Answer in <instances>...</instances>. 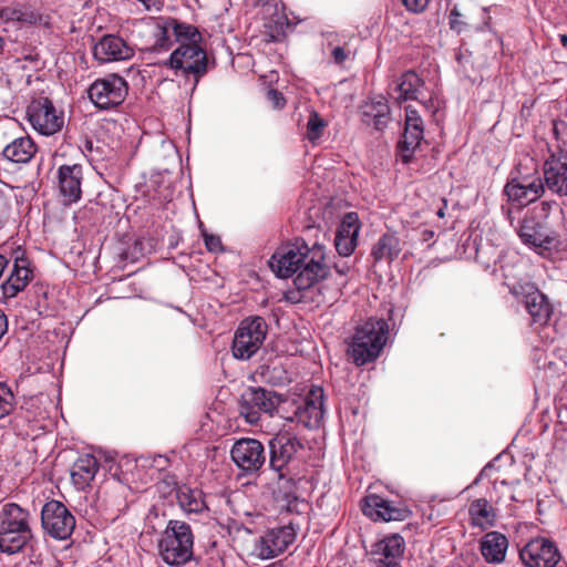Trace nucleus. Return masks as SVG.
Masks as SVG:
<instances>
[{"label": "nucleus", "mask_w": 567, "mask_h": 567, "mask_svg": "<svg viewBox=\"0 0 567 567\" xmlns=\"http://www.w3.org/2000/svg\"><path fill=\"white\" fill-rule=\"evenodd\" d=\"M269 267L279 278H290L297 272L293 282L299 290L312 287L328 275L323 246L315 244L309 247L302 239L277 248Z\"/></svg>", "instance_id": "f257e3e1"}, {"label": "nucleus", "mask_w": 567, "mask_h": 567, "mask_svg": "<svg viewBox=\"0 0 567 567\" xmlns=\"http://www.w3.org/2000/svg\"><path fill=\"white\" fill-rule=\"evenodd\" d=\"M30 513L16 503L0 509V551L7 555L21 553L33 539Z\"/></svg>", "instance_id": "f03ea898"}, {"label": "nucleus", "mask_w": 567, "mask_h": 567, "mask_svg": "<svg viewBox=\"0 0 567 567\" xmlns=\"http://www.w3.org/2000/svg\"><path fill=\"white\" fill-rule=\"evenodd\" d=\"M554 209H558L555 200H543L526 212L518 228V236L524 245L545 250L554 246L558 235L548 220Z\"/></svg>", "instance_id": "7ed1b4c3"}, {"label": "nucleus", "mask_w": 567, "mask_h": 567, "mask_svg": "<svg viewBox=\"0 0 567 567\" xmlns=\"http://www.w3.org/2000/svg\"><path fill=\"white\" fill-rule=\"evenodd\" d=\"M389 326L384 319L370 318L355 328L347 353L355 365H364L379 358L384 348Z\"/></svg>", "instance_id": "20e7f679"}, {"label": "nucleus", "mask_w": 567, "mask_h": 567, "mask_svg": "<svg viewBox=\"0 0 567 567\" xmlns=\"http://www.w3.org/2000/svg\"><path fill=\"white\" fill-rule=\"evenodd\" d=\"M158 556L172 566L179 567L193 558L194 534L189 524L171 519L162 533L158 544Z\"/></svg>", "instance_id": "39448f33"}, {"label": "nucleus", "mask_w": 567, "mask_h": 567, "mask_svg": "<svg viewBox=\"0 0 567 567\" xmlns=\"http://www.w3.org/2000/svg\"><path fill=\"white\" fill-rule=\"evenodd\" d=\"M268 326L262 317L244 319L235 332L231 351L236 359H250L262 346Z\"/></svg>", "instance_id": "423d86ee"}, {"label": "nucleus", "mask_w": 567, "mask_h": 567, "mask_svg": "<svg viewBox=\"0 0 567 567\" xmlns=\"http://www.w3.org/2000/svg\"><path fill=\"white\" fill-rule=\"evenodd\" d=\"M165 64L185 76L193 75L196 86L208 72L209 61L206 50L199 43H182L171 53Z\"/></svg>", "instance_id": "0eeeda50"}, {"label": "nucleus", "mask_w": 567, "mask_h": 567, "mask_svg": "<svg viewBox=\"0 0 567 567\" xmlns=\"http://www.w3.org/2000/svg\"><path fill=\"white\" fill-rule=\"evenodd\" d=\"M509 292L522 299L530 323L543 327L548 323L554 308L548 297L533 282H517L509 288Z\"/></svg>", "instance_id": "6e6552de"}, {"label": "nucleus", "mask_w": 567, "mask_h": 567, "mask_svg": "<svg viewBox=\"0 0 567 567\" xmlns=\"http://www.w3.org/2000/svg\"><path fill=\"white\" fill-rule=\"evenodd\" d=\"M127 92V82L114 73L95 80L87 89L89 99L100 110L118 106L124 102Z\"/></svg>", "instance_id": "1a4fd4ad"}, {"label": "nucleus", "mask_w": 567, "mask_h": 567, "mask_svg": "<svg viewBox=\"0 0 567 567\" xmlns=\"http://www.w3.org/2000/svg\"><path fill=\"white\" fill-rule=\"evenodd\" d=\"M280 403L281 398L275 391L251 386L241 394L239 412L247 423L257 424L261 412L272 415Z\"/></svg>", "instance_id": "9d476101"}, {"label": "nucleus", "mask_w": 567, "mask_h": 567, "mask_svg": "<svg viewBox=\"0 0 567 567\" xmlns=\"http://www.w3.org/2000/svg\"><path fill=\"white\" fill-rule=\"evenodd\" d=\"M27 115L32 127L42 135H53L64 124L63 112L58 111L47 96L34 97L28 105Z\"/></svg>", "instance_id": "9b49d317"}, {"label": "nucleus", "mask_w": 567, "mask_h": 567, "mask_svg": "<svg viewBox=\"0 0 567 567\" xmlns=\"http://www.w3.org/2000/svg\"><path fill=\"white\" fill-rule=\"evenodd\" d=\"M269 466L276 473L288 472V465L305 449L301 440L292 432L282 430L268 442Z\"/></svg>", "instance_id": "f8f14e48"}, {"label": "nucleus", "mask_w": 567, "mask_h": 567, "mask_svg": "<svg viewBox=\"0 0 567 567\" xmlns=\"http://www.w3.org/2000/svg\"><path fill=\"white\" fill-rule=\"evenodd\" d=\"M41 524L52 538L65 540L75 528V518L62 502L52 499L42 507Z\"/></svg>", "instance_id": "ddd939ff"}, {"label": "nucleus", "mask_w": 567, "mask_h": 567, "mask_svg": "<svg viewBox=\"0 0 567 567\" xmlns=\"http://www.w3.org/2000/svg\"><path fill=\"white\" fill-rule=\"evenodd\" d=\"M234 463L246 474L258 472L266 463V451L259 440L243 437L230 450Z\"/></svg>", "instance_id": "4468645a"}, {"label": "nucleus", "mask_w": 567, "mask_h": 567, "mask_svg": "<svg viewBox=\"0 0 567 567\" xmlns=\"http://www.w3.org/2000/svg\"><path fill=\"white\" fill-rule=\"evenodd\" d=\"M362 512L374 522H401L412 515L411 509L406 505L389 501L377 494L368 495L364 498Z\"/></svg>", "instance_id": "2eb2a0df"}, {"label": "nucleus", "mask_w": 567, "mask_h": 567, "mask_svg": "<svg viewBox=\"0 0 567 567\" xmlns=\"http://www.w3.org/2000/svg\"><path fill=\"white\" fill-rule=\"evenodd\" d=\"M545 185L540 176L515 177L504 186V194L509 202L518 206H527L539 199L545 193Z\"/></svg>", "instance_id": "dca6fc26"}, {"label": "nucleus", "mask_w": 567, "mask_h": 567, "mask_svg": "<svg viewBox=\"0 0 567 567\" xmlns=\"http://www.w3.org/2000/svg\"><path fill=\"white\" fill-rule=\"evenodd\" d=\"M424 137V124L419 112L408 105L405 107L404 132L402 140L398 144L399 156L403 163L411 162L414 152L420 146Z\"/></svg>", "instance_id": "f3484780"}, {"label": "nucleus", "mask_w": 567, "mask_h": 567, "mask_svg": "<svg viewBox=\"0 0 567 567\" xmlns=\"http://www.w3.org/2000/svg\"><path fill=\"white\" fill-rule=\"evenodd\" d=\"M519 558L526 567H555L560 554L553 542L534 538L519 550Z\"/></svg>", "instance_id": "a211bd4d"}, {"label": "nucleus", "mask_w": 567, "mask_h": 567, "mask_svg": "<svg viewBox=\"0 0 567 567\" xmlns=\"http://www.w3.org/2000/svg\"><path fill=\"white\" fill-rule=\"evenodd\" d=\"M545 188L558 196H567V152L551 154L543 166Z\"/></svg>", "instance_id": "6ab92c4d"}, {"label": "nucleus", "mask_w": 567, "mask_h": 567, "mask_svg": "<svg viewBox=\"0 0 567 567\" xmlns=\"http://www.w3.org/2000/svg\"><path fill=\"white\" fill-rule=\"evenodd\" d=\"M0 20L3 22H18L21 25H39L47 29L52 27V16L32 4H18L0 9Z\"/></svg>", "instance_id": "aec40b11"}, {"label": "nucleus", "mask_w": 567, "mask_h": 567, "mask_svg": "<svg viewBox=\"0 0 567 567\" xmlns=\"http://www.w3.org/2000/svg\"><path fill=\"white\" fill-rule=\"evenodd\" d=\"M296 535V530L291 525L267 530L259 540V556L264 559L278 556L295 542Z\"/></svg>", "instance_id": "412c9836"}, {"label": "nucleus", "mask_w": 567, "mask_h": 567, "mask_svg": "<svg viewBox=\"0 0 567 567\" xmlns=\"http://www.w3.org/2000/svg\"><path fill=\"white\" fill-rule=\"evenodd\" d=\"M93 55L101 63L124 61L133 58L134 50L123 38L105 34L94 44Z\"/></svg>", "instance_id": "4be33fe9"}, {"label": "nucleus", "mask_w": 567, "mask_h": 567, "mask_svg": "<svg viewBox=\"0 0 567 567\" xmlns=\"http://www.w3.org/2000/svg\"><path fill=\"white\" fill-rule=\"evenodd\" d=\"M33 278V271L30 268V261L24 256V251L18 249L14 252V262L10 276L2 284V292L6 298H13L20 291H23Z\"/></svg>", "instance_id": "5701e85b"}, {"label": "nucleus", "mask_w": 567, "mask_h": 567, "mask_svg": "<svg viewBox=\"0 0 567 567\" xmlns=\"http://www.w3.org/2000/svg\"><path fill=\"white\" fill-rule=\"evenodd\" d=\"M83 168L80 164L61 165L58 168L59 192L65 205L81 199Z\"/></svg>", "instance_id": "b1692460"}, {"label": "nucleus", "mask_w": 567, "mask_h": 567, "mask_svg": "<svg viewBox=\"0 0 567 567\" xmlns=\"http://www.w3.org/2000/svg\"><path fill=\"white\" fill-rule=\"evenodd\" d=\"M361 223L357 213H348L342 218L334 237V246L338 254L349 257L358 244V235Z\"/></svg>", "instance_id": "393cba45"}, {"label": "nucleus", "mask_w": 567, "mask_h": 567, "mask_svg": "<svg viewBox=\"0 0 567 567\" xmlns=\"http://www.w3.org/2000/svg\"><path fill=\"white\" fill-rule=\"evenodd\" d=\"M323 393L322 389H312L293 412L290 421L302 424L305 427H316L323 417Z\"/></svg>", "instance_id": "a878e982"}, {"label": "nucleus", "mask_w": 567, "mask_h": 567, "mask_svg": "<svg viewBox=\"0 0 567 567\" xmlns=\"http://www.w3.org/2000/svg\"><path fill=\"white\" fill-rule=\"evenodd\" d=\"M508 548L507 537L496 530L486 533L480 542V550L488 564H501L505 560Z\"/></svg>", "instance_id": "bb28decb"}, {"label": "nucleus", "mask_w": 567, "mask_h": 567, "mask_svg": "<svg viewBox=\"0 0 567 567\" xmlns=\"http://www.w3.org/2000/svg\"><path fill=\"white\" fill-rule=\"evenodd\" d=\"M99 471L97 460L90 454L79 457L71 468V481L76 489L83 491L90 486Z\"/></svg>", "instance_id": "cd10ccee"}, {"label": "nucleus", "mask_w": 567, "mask_h": 567, "mask_svg": "<svg viewBox=\"0 0 567 567\" xmlns=\"http://www.w3.org/2000/svg\"><path fill=\"white\" fill-rule=\"evenodd\" d=\"M272 494L280 508L290 513L297 511L296 482L289 476V472L278 473L277 486Z\"/></svg>", "instance_id": "c85d7f7f"}, {"label": "nucleus", "mask_w": 567, "mask_h": 567, "mask_svg": "<svg viewBox=\"0 0 567 567\" xmlns=\"http://www.w3.org/2000/svg\"><path fill=\"white\" fill-rule=\"evenodd\" d=\"M37 153V146L30 136H20L9 143L2 151L6 159L17 163H29Z\"/></svg>", "instance_id": "c756f323"}, {"label": "nucleus", "mask_w": 567, "mask_h": 567, "mask_svg": "<svg viewBox=\"0 0 567 567\" xmlns=\"http://www.w3.org/2000/svg\"><path fill=\"white\" fill-rule=\"evenodd\" d=\"M404 549L405 542L403 537L399 534H392L390 536L384 537L382 540L378 542L374 545L372 555L399 564L404 553Z\"/></svg>", "instance_id": "7c9ffc66"}, {"label": "nucleus", "mask_w": 567, "mask_h": 567, "mask_svg": "<svg viewBox=\"0 0 567 567\" xmlns=\"http://www.w3.org/2000/svg\"><path fill=\"white\" fill-rule=\"evenodd\" d=\"M175 496L184 512L198 514L207 509L203 492L186 485L175 487Z\"/></svg>", "instance_id": "2f4dec72"}, {"label": "nucleus", "mask_w": 567, "mask_h": 567, "mask_svg": "<svg viewBox=\"0 0 567 567\" xmlns=\"http://www.w3.org/2000/svg\"><path fill=\"white\" fill-rule=\"evenodd\" d=\"M401 252L400 239L394 234L382 235L373 246L371 256L375 261H392Z\"/></svg>", "instance_id": "473e14b6"}, {"label": "nucleus", "mask_w": 567, "mask_h": 567, "mask_svg": "<svg viewBox=\"0 0 567 567\" xmlns=\"http://www.w3.org/2000/svg\"><path fill=\"white\" fill-rule=\"evenodd\" d=\"M472 524L477 527L493 526L495 522V512L487 499L477 498L473 501L468 508Z\"/></svg>", "instance_id": "72a5a7b5"}, {"label": "nucleus", "mask_w": 567, "mask_h": 567, "mask_svg": "<svg viewBox=\"0 0 567 567\" xmlns=\"http://www.w3.org/2000/svg\"><path fill=\"white\" fill-rule=\"evenodd\" d=\"M424 84L423 80L413 71L402 74L400 82L396 84L399 92L398 101L419 100V89Z\"/></svg>", "instance_id": "f704fd0d"}, {"label": "nucleus", "mask_w": 567, "mask_h": 567, "mask_svg": "<svg viewBox=\"0 0 567 567\" xmlns=\"http://www.w3.org/2000/svg\"><path fill=\"white\" fill-rule=\"evenodd\" d=\"M172 31L178 45L182 43H199L202 35L196 27L181 22L175 18H168Z\"/></svg>", "instance_id": "c9c22d12"}, {"label": "nucleus", "mask_w": 567, "mask_h": 567, "mask_svg": "<svg viewBox=\"0 0 567 567\" xmlns=\"http://www.w3.org/2000/svg\"><path fill=\"white\" fill-rule=\"evenodd\" d=\"M172 25L168 23V18H158L155 25V42L153 49L155 51H167L172 48L173 41L171 40L169 31Z\"/></svg>", "instance_id": "e433bc0d"}, {"label": "nucleus", "mask_w": 567, "mask_h": 567, "mask_svg": "<svg viewBox=\"0 0 567 567\" xmlns=\"http://www.w3.org/2000/svg\"><path fill=\"white\" fill-rule=\"evenodd\" d=\"M324 126L326 123L318 113L311 112L307 123V138L310 142L317 141L322 135Z\"/></svg>", "instance_id": "4c0bfd02"}, {"label": "nucleus", "mask_w": 567, "mask_h": 567, "mask_svg": "<svg viewBox=\"0 0 567 567\" xmlns=\"http://www.w3.org/2000/svg\"><path fill=\"white\" fill-rule=\"evenodd\" d=\"M13 410V394L6 384L0 383V420Z\"/></svg>", "instance_id": "58836bf2"}, {"label": "nucleus", "mask_w": 567, "mask_h": 567, "mask_svg": "<svg viewBox=\"0 0 567 567\" xmlns=\"http://www.w3.org/2000/svg\"><path fill=\"white\" fill-rule=\"evenodd\" d=\"M466 18L467 17L460 10V8L457 6H455L451 10V13H450L449 24H450L451 30H453L457 33L464 32L468 27V22L466 21Z\"/></svg>", "instance_id": "ea45409f"}, {"label": "nucleus", "mask_w": 567, "mask_h": 567, "mask_svg": "<svg viewBox=\"0 0 567 567\" xmlns=\"http://www.w3.org/2000/svg\"><path fill=\"white\" fill-rule=\"evenodd\" d=\"M389 115L390 109L389 105L383 101H378L375 103H371L368 109L363 112V122L370 124V115L371 114H381Z\"/></svg>", "instance_id": "a19ab883"}, {"label": "nucleus", "mask_w": 567, "mask_h": 567, "mask_svg": "<svg viewBox=\"0 0 567 567\" xmlns=\"http://www.w3.org/2000/svg\"><path fill=\"white\" fill-rule=\"evenodd\" d=\"M10 220V205L4 193L0 189V230H2Z\"/></svg>", "instance_id": "79ce46f5"}, {"label": "nucleus", "mask_w": 567, "mask_h": 567, "mask_svg": "<svg viewBox=\"0 0 567 567\" xmlns=\"http://www.w3.org/2000/svg\"><path fill=\"white\" fill-rule=\"evenodd\" d=\"M404 7L414 13H420L425 10L430 0H402Z\"/></svg>", "instance_id": "37998d69"}, {"label": "nucleus", "mask_w": 567, "mask_h": 567, "mask_svg": "<svg viewBox=\"0 0 567 567\" xmlns=\"http://www.w3.org/2000/svg\"><path fill=\"white\" fill-rule=\"evenodd\" d=\"M267 99L271 103V105L278 110L282 109L286 104V100L282 93H280L277 90H269L267 92Z\"/></svg>", "instance_id": "c03bdc74"}, {"label": "nucleus", "mask_w": 567, "mask_h": 567, "mask_svg": "<svg viewBox=\"0 0 567 567\" xmlns=\"http://www.w3.org/2000/svg\"><path fill=\"white\" fill-rule=\"evenodd\" d=\"M204 240H205V246L209 251L216 252L221 249V241L218 236L210 235V234H204Z\"/></svg>", "instance_id": "a18cd8bd"}, {"label": "nucleus", "mask_w": 567, "mask_h": 567, "mask_svg": "<svg viewBox=\"0 0 567 567\" xmlns=\"http://www.w3.org/2000/svg\"><path fill=\"white\" fill-rule=\"evenodd\" d=\"M389 115L381 114H371L370 115V124H373L374 128L378 131H382L388 124Z\"/></svg>", "instance_id": "49530a36"}, {"label": "nucleus", "mask_w": 567, "mask_h": 567, "mask_svg": "<svg viewBox=\"0 0 567 567\" xmlns=\"http://www.w3.org/2000/svg\"><path fill=\"white\" fill-rule=\"evenodd\" d=\"M332 58L337 64H341L347 59V53L341 47H336L332 50Z\"/></svg>", "instance_id": "de8ad7c7"}, {"label": "nucleus", "mask_w": 567, "mask_h": 567, "mask_svg": "<svg viewBox=\"0 0 567 567\" xmlns=\"http://www.w3.org/2000/svg\"><path fill=\"white\" fill-rule=\"evenodd\" d=\"M374 560V567H398L399 564H395L394 561L386 560L384 558H381L379 556H373Z\"/></svg>", "instance_id": "09e8293b"}, {"label": "nucleus", "mask_w": 567, "mask_h": 567, "mask_svg": "<svg viewBox=\"0 0 567 567\" xmlns=\"http://www.w3.org/2000/svg\"><path fill=\"white\" fill-rule=\"evenodd\" d=\"M8 330V320L7 316L4 315V311L0 309V339L3 337V334Z\"/></svg>", "instance_id": "8fccbe9b"}, {"label": "nucleus", "mask_w": 567, "mask_h": 567, "mask_svg": "<svg viewBox=\"0 0 567 567\" xmlns=\"http://www.w3.org/2000/svg\"><path fill=\"white\" fill-rule=\"evenodd\" d=\"M97 151L99 147H94L93 141L85 138L84 144L82 146V152L87 156L93 153V151Z\"/></svg>", "instance_id": "3c124183"}, {"label": "nucleus", "mask_w": 567, "mask_h": 567, "mask_svg": "<svg viewBox=\"0 0 567 567\" xmlns=\"http://www.w3.org/2000/svg\"><path fill=\"white\" fill-rule=\"evenodd\" d=\"M39 54L38 53H33V52H29V53H25L22 55V58L20 60L22 61H25V62H29L31 64H38L39 62Z\"/></svg>", "instance_id": "603ef678"}, {"label": "nucleus", "mask_w": 567, "mask_h": 567, "mask_svg": "<svg viewBox=\"0 0 567 567\" xmlns=\"http://www.w3.org/2000/svg\"><path fill=\"white\" fill-rule=\"evenodd\" d=\"M298 291H291V292H288L286 295V299L292 303H297L300 301L301 297H300V291L298 288H297Z\"/></svg>", "instance_id": "864d4df0"}, {"label": "nucleus", "mask_w": 567, "mask_h": 567, "mask_svg": "<svg viewBox=\"0 0 567 567\" xmlns=\"http://www.w3.org/2000/svg\"><path fill=\"white\" fill-rule=\"evenodd\" d=\"M560 126L565 127V123L554 121L553 133L556 136V138H558V135H559V132H560Z\"/></svg>", "instance_id": "5fc2aeb1"}, {"label": "nucleus", "mask_w": 567, "mask_h": 567, "mask_svg": "<svg viewBox=\"0 0 567 567\" xmlns=\"http://www.w3.org/2000/svg\"><path fill=\"white\" fill-rule=\"evenodd\" d=\"M334 268H336V271L340 275H346L349 271V267L346 264H343L341 266L336 264Z\"/></svg>", "instance_id": "6e6d98bb"}, {"label": "nucleus", "mask_w": 567, "mask_h": 567, "mask_svg": "<svg viewBox=\"0 0 567 567\" xmlns=\"http://www.w3.org/2000/svg\"><path fill=\"white\" fill-rule=\"evenodd\" d=\"M9 260L0 254V277L2 276L6 267L8 266Z\"/></svg>", "instance_id": "4d7b16f0"}, {"label": "nucleus", "mask_w": 567, "mask_h": 567, "mask_svg": "<svg viewBox=\"0 0 567 567\" xmlns=\"http://www.w3.org/2000/svg\"><path fill=\"white\" fill-rule=\"evenodd\" d=\"M445 208H446V200L443 199V206L440 207L436 212V215L440 217V218H443L445 216Z\"/></svg>", "instance_id": "13d9d810"}, {"label": "nucleus", "mask_w": 567, "mask_h": 567, "mask_svg": "<svg viewBox=\"0 0 567 567\" xmlns=\"http://www.w3.org/2000/svg\"><path fill=\"white\" fill-rule=\"evenodd\" d=\"M434 236V231L432 230H424L423 231V239L425 241L430 240Z\"/></svg>", "instance_id": "bf43d9fd"}, {"label": "nucleus", "mask_w": 567, "mask_h": 567, "mask_svg": "<svg viewBox=\"0 0 567 567\" xmlns=\"http://www.w3.org/2000/svg\"><path fill=\"white\" fill-rule=\"evenodd\" d=\"M559 41L560 43L563 44V47H567V34H560L559 35Z\"/></svg>", "instance_id": "052dcab7"}, {"label": "nucleus", "mask_w": 567, "mask_h": 567, "mask_svg": "<svg viewBox=\"0 0 567 567\" xmlns=\"http://www.w3.org/2000/svg\"><path fill=\"white\" fill-rule=\"evenodd\" d=\"M487 27H488V23H487V21H485V22H484V24H483V27H477V28H476V30H477V31H483V30H484L485 28H487Z\"/></svg>", "instance_id": "680f3d73"}, {"label": "nucleus", "mask_w": 567, "mask_h": 567, "mask_svg": "<svg viewBox=\"0 0 567 567\" xmlns=\"http://www.w3.org/2000/svg\"><path fill=\"white\" fill-rule=\"evenodd\" d=\"M2 51H3V40L0 37V54L2 53Z\"/></svg>", "instance_id": "e2e57ef3"}]
</instances>
